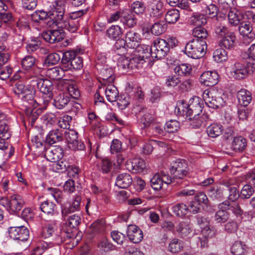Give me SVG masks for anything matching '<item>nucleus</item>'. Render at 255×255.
Segmentation results:
<instances>
[{
  "label": "nucleus",
  "instance_id": "obj_32",
  "mask_svg": "<svg viewBox=\"0 0 255 255\" xmlns=\"http://www.w3.org/2000/svg\"><path fill=\"white\" fill-rule=\"evenodd\" d=\"M247 140L242 136L234 137L231 144V148L235 152L243 151L247 147Z\"/></svg>",
  "mask_w": 255,
  "mask_h": 255
},
{
  "label": "nucleus",
  "instance_id": "obj_54",
  "mask_svg": "<svg viewBox=\"0 0 255 255\" xmlns=\"http://www.w3.org/2000/svg\"><path fill=\"white\" fill-rule=\"evenodd\" d=\"M133 53L140 56H144V59H146L150 56L151 47L146 45H137Z\"/></svg>",
  "mask_w": 255,
  "mask_h": 255
},
{
  "label": "nucleus",
  "instance_id": "obj_39",
  "mask_svg": "<svg viewBox=\"0 0 255 255\" xmlns=\"http://www.w3.org/2000/svg\"><path fill=\"white\" fill-rule=\"evenodd\" d=\"M176 228L179 235L182 238L187 236L191 232V226L188 222H180Z\"/></svg>",
  "mask_w": 255,
  "mask_h": 255
},
{
  "label": "nucleus",
  "instance_id": "obj_34",
  "mask_svg": "<svg viewBox=\"0 0 255 255\" xmlns=\"http://www.w3.org/2000/svg\"><path fill=\"white\" fill-rule=\"evenodd\" d=\"M105 93L107 100L110 102H115L119 98V91L112 84H109L106 87Z\"/></svg>",
  "mask_w": 255,
  "mask_h": 255
},
{
  "label": "nucleus",
  "instance_id": "obj_51",
  "mask_svg": "<svg viewBox=\"0 0 255 255\" xmlns=\"http://www.w3.org/2000/svg\"><path fill=\"white\" fill-rule=\"evenodd\" d=\"M114 45V49L116 53L118 55H124L127 53V48L126 47V40L124 39L119 38Z\"/></svg>",
  "mask_w": 255,
  "mask_h": 255
},
{
  "label": "nucleus",
  "instance_id": "obj_10",
  "mask_svg": "<svg viewBox=\"0 0 255 255\" xmlns=\"http://www.w3.org/2000/svg\"><path fill=\"white\" fill-rule=\"evenodd\" d=\"M67 2V0H55L52 3L51 7L53 10L51 13V18L53 23L60 20L66 16L64 13Z\"/></svg>",
  "mask_w": 255,
  "mask_h": 255
},
{
  "label": "nucleus",
  "instance_id": "obj_36",
  "mask_svg": "<svg viewBox=\"0 0 255 255\" xmlns=\"http://www.w3.org/2000/svg\"><path fill=\"white\" fill-rule=\"evenodd\" d=\"M228 17L230 24L233 26H237L242 20L243 15L240 11L233 9L229 12Z\"/></svg>",
  "mask_w": 255,
  "mask_h": 255
},
{
  "label": "nucleus",
  "instance_id": "obj_64",
  "mask_svg": "<svg viewBox=\"0 0 255 255\" xmlns=\"http://www.w3.org/2000/svg\"><path fill=\"white\" fill-rule=\"evenodd\" d=\"M12 20V14L7 10H4L0 12V20L2 22L3 28H4L7 25L9 24Z\"/></svg>",
  "mask_w": 255,
  "mask_h": 255
},
{
  "label": "nucleus",
  "instance_id": "obj_11",
  "mask_svg": "<svg viewBox=\"0 0 255 255\" xmlns=\"http://www.w3.org/2000/svg\"><path fill=\"white\" fill-rule=\"evenodd\" d=\"M148 6L150 18L157 19L163 16L164 8L163 3L160 0H149Z\"/></svg>",
  "mask_w": 255,
  "mask_h": 255
},
{
  "label": "nucleus",
  "instance_id": "obj_27",
  "mask_svg": "<svg viewBox=\"0 0 255 255\" xmlns=\"http://www.w3.org/2000/svg\"><path fill=\"white\" fill-rule=\"evenodd\" d=\"M237 98L239 104L243 106H248L252 101V94L247 89H242L237 93Z\"/></svg>",
  "mask_w": 255,
  "mask_h": 255
},
{
  "label": "nucleus",
  "instance_id": "obj_16",
  "mask_svg": "<svg viewBox=\"0 0 255 255\" xmlns=\"http://www.w3.org/2000/svg\"><path fill=\"white\" fill-rule=\"evenodd\" d=\"M64 155L63 149L60 146H52L47 148L45 156L49 161L56 162L61 159Z\"/></svg>",
  "mask_w": 255,
  "mask_h": 255
},
{
  "label": "nucleus",
  "instance_id": "obj_49",
  "mask_svg": "<svg viewBox=\"0 0 255 255\" xmlns=\"http://www.w3.org/2000/svg\"><path fill=\"white\" fill-rule=\"evenodd\" d=\"M172 209L174 213L179 217H185L189 212V208L183 203H178Z\"/></svg>",
  "mask_w": 255,
  "mask_h": 255
},
{
  "label": "nucleus",
  "instance_id": "obj_28",
  "mask_svg": "<svg viewBox=\"0 0 255 255\" xmlns=\"http://www.w3.org/2000/svg\"><path fill=\"white\" fill-rule=\"evenodd\" d=\"M132 182V178L128 173L119 174L116 180V185L120 188H127Z\"/></svg>",
  "mask_w": 255,
  "mask_h": 255
},
{
  "label": "nucleus",
  "instance_id": "obj_1",
  "mask_svg": "<svg viewBox=\"0 0 255 255\" xmlns=\"http://www.w3.org/2000/svg\"><path fill=\"white\" fill-rule=\"evenodd\" d=\"M170 172L173 176V181L180 185L183 184L187 186L185 177L189 174V167L187 161L184 159H178L173 161L170 165Z\"/></svg>",
  "mask_w": 255,
  "mask_h": 255
},
{
  "label": "nucleus",
  "instance_id": "obj_55",
  "mask_svg": "<svg viewBox=\"0 0 255 255\" xmlns=\"http://www.w3.org/2000/svg\"><path fill=\"white\" fill-rule=\"evenodd\" d=\"M192 34L196 39L205 40L208 38L209 34L206 29L202 26L195 27L192 32Z\"/></svg>",
  "mask_w": 255,
  "mask_h": 255
},
{
  "label": "nucleus",
  "instance_id": "obj_26",
  "mask_svg": "<svg viewBox=\"0 0 255 255\" xmlns=\"http://www.w3.org/2000/svg\"><path fill=\"white\" fill-rule=\"evenodd\" d=\"M5 119V115L0 114V138L3 139H9L11 135V131Z\"/></svg>",
  "mask_w": 255,
  "mask_h": 255
},
{
  "label": "nucleus",
  "instance_id": "obj_2",
  "mask_svg": "<svg viewBox=\"0 0 255 255\" xmlns=\"http://www.w3.org/2000/svg\"><path fill=\"white\" fill-rule=\"evenodd\" d=\"M203 108V100L197 96L190 99L187 106L183 104L179 105L178 110L183 116L186 117L201 115Z\"/></svg>",
  "mask_w": 255,
  "mask_h": 255
},
{
  "label": "nucleus",
  "instance_id": "obj_8",
  "mask_svg": "<svg viewBox=\"0 0 255 255\" xmlns=\"http://www.w3.org/2000/svg\"><path fill=\"white\" fill-rule=\"evenodd\" d=\"M8 235L9 237L13 240L19 242H25L29 238V233L26 227L21 226L9 228Z\"/></svg>",
  "mask_w": 255,
  "mask_h": 255
},
{
  "label": "nucleus",
  "instance_id": "obj_35",
  "mask_svg": "<svg viewBox=\"0 0 255 255\" xmlns=\"http://www.w3.org/2000/svg\"><path fill=\"white\" fill-rule=\"evenodd\" d=\"M238 25V30L240 34L244 36H248L249 34L251 38H254L255 35L252 33L253 28L250 22L241 21Z\"/></svg>",
  "mask_w": 255,
  "mask_h": 255
},
{
  "label": "nucleus",
  "instance_id": "obj_58",
  "mask_svg": "<svg viewBox=\"0 0 255 255\" xmlns=\"http://www.w3.org/2000/svg\"><path fill=\"white\" fill-rule=\"evenodd\" d=\"M103 80L109 83H112L114 79V72L112 68L104 67L101 70Z\"/></svg>",
  "mask_w": 255,
  "mask_h": 255
},
{
  "label": "nucleus",
  "instance_id": "obj_43",
  "mask_svg": "<svg viewBox=\"0 0 255 255\" xmlns=\"http://www.w3.org/2000/svg\"><path fill=\"white\" fill-rule=\"evenodd\" d=\"M247 247L240 241L235 242L232 245L231 250L233 255H245Z\"/></svg>",
  "mask_w": 255,
  "mask_h": 255
},
{
  "label": "nucleus",
  "instance_id": "obj_47",
  "mask_svg": "<svg viewBox=\"0 0 255 255\" xmlns=\"http://www.w3.org/2000/svg\"><path fill=\"white\" fill-rule=\"evenodd\" d=\"M123 32L118 25H112L107 30V34L112 39L116 40L121 38Z\"/></svg>",
  "mask_w": 255,
  "mask_h": 255
},
{
  "label": "nucleus",
  "instance_id": "obj_25",
  "mask_svg": "<svg viewBox=\"0 0 255 255\" xmlns=\"http://www.w3.org/2000/svg\"><path fill=\"white\" fill-rule=\"evenodd\" d=\"M32 18L34 21L48 26H51L50 20L52 19L51 14L49 15L48 13L43 10L35 11L32 15Z\"/></svg>",
  "mask_w": 255,
  "mask_h": 255
},
{
  "label": "nucleus",
  "instance_id": "obj_63",
  "mask_svg": "<svg viewBox=\"0 0 255 255\" xmlns=\"http://www.w3.org/2000/svg\"><path fill=\"white\" fill-rule=\"evenodd\" d=\"M207 19L203 14L196 13L193 14L191 17V22L196 26H201L207 23Z\"/></svg>",
  "mask_w": 255,
  "mask_h": 255
},
{
  "label": "nucleus",
  "instance_id": "obj_9",
  "mask_svg": "<svg viewBox=\"0 0 255 255\" xmlns=\"http://www.w3.org/2000/svg\"><path fill=\"white\" fill-rule=\"evenodd\" d=\"M214 93L208 90L204 91L203 99L209 108L216 109L221 108L225 103L223 99L219 96L214 95Z\"/></svg>",
  "mask_w": 255,
  "mask_h": 255
},
{
  "label": "nucleus",
  "instance_id": "obj_21",
  "mask_svg": "<svg viewBox=\"0 0 255 255\" xmlns=\"http://www.w3.org/2000/svg\"><path fill=\"white\" fill-rule=\"evenodd\" d=\"M223 19L221 17H216L213 19V24L214 32L216 35L220 39L225 36L231 31L222 23Z\"/></svg>",
  "mask_w": 255,
  "mask_h": 255
},
{
  "label": "nucleus",
  "instance_id": "obj_48",
  "mask_svg": "<svg viewBox=\"0 0 255 255\" xmlns=\"http://www.w3.org/2000/svg\"><path fill=\"white\" fill-rule=\"evenodd\" d=\"M125 40L128 43H133L134 45L136 43L140 42L141 38L140 34L134 30H130L128 31L125 36Z\"/></svg>",
  "mask_w": 255,
  "mask_h": 255
},
{
  "label": "nucleus",
  "instance_id": "obj_5",
  "mask_svg": "<svg viewBox=\"0 0 255 255\" xmlns=\"http://www.w3.org/2000/svg\"><path fill=\"white\" fill-rule=\"evenodd\" d=\"M120 18L121 22L126 28L133 27L136 25L137 19L135 16L131 12H123L117 11L112 14L108 19V22L112 23L117 21Z\"/></svg>",
  "mask_w": 255,
  "mask_h": 255
},
{
  "label": "nucleus",
  "instance_id": "obj_14",
  "mask_svg": "<svg viewBox=\"0 0 255 255\" xmlns=\"http://www.w3.org/2000/svg\"><path fill=\"white\" fill-rule=\"evenodd\" d=\"M218 79L219 75L216 71H207L201 75L199 81L202 85L212 87L217 84Z\"/></svg>",
  "mask_w": 255,
  "mask_h": 255
},
{
  "label": "nucleus",
  "instance_id": "obj_42",
  "mask_svg": "<svg viewBox=\"0 0 255 255\" xmlns=\"http://www.w3.org/2000/svg\"><path fill=\"white\" fill-rule=\"evenodd\" d=\"M174 71L178 76H186L190 74L192 67L189 64L182 63L176 66L174 68Z\"/></svg>",
  "mask_w": 255,
  "mask_h": 255
},
{
  "label": "nucleus",
  "instance_id": "obj_52",
  "mask_svg": "<svg viewBox=\"0 0 255 255\" xmlns=\"http://www.w3.org/2000/svg\"><path fill=\"white\" fill-rule=\"evenodd\" d=\"M97 166L99 171L103 173H107L112 169L113 163L109 159L104 158L98 162Z\"/></svg>",
  "mask_w": 255,
  "mask_h": 255
},
{
  "label": "nucleus",
  "instance_id": "obj_30",
  "mask_svg": "<svg viewBox=\"0 0 255 255\" xmlns=\"http://www.w3.org/2000/svg\"><path fill=\"white\" fill-rule=\"evenodd\" d=\"M206 192L209 198L213 200H220L223 197V189L217 185L209 186Z\"/></svg>",
  "mask_w": 255,
  "mask_h": 255
},
{
  "label": "nucleus",
  "instance_id": "obj_22",
  "mask_svg": "<svg viewBox=\"0 0 255 255\" xmlns=\"http://www.w3.org/2000/svg\"><path fill=\"white\" fill-rule=\"evenodd\" d=\"M81 197L79 195L75 196L72 205H65L62 207L63 216H66L69 214L80 210Z\"/></svg>",
  "mask_w": 255,
  "mask_h": 255
},
{
  "label": "nucleus",
  "instance_id": "obj_60",
  "mask_svg": "<svg viewBox=\"0 0 255 255\" xmlns=\"http://www.w3.org/2000/svg\"><path fill=\"white\" fill-rule=\"evenodd\" d=\"M130 8L133 12L139 15L145 12L146 6L143 2L136 0L131 3Z\"/></svg>",
  "mask_w": 255,
  "mask_h": 255
},
{
  "label": "nucleus",
  "instance_id": "obj_3",
  "mask_svg": "<svg viewBox=\"0 0 255 255\" xmlns=\"http://www.w3.org/2000/svg\"><path fill=\"white\" fill-rule=\"evenodd\" d=\"M207 47L206 41L195 39L186 44L185 51L189 57L193 59H199L203 56Z\"/></svg>",
  "mask_w": 255,
  "mask_h": 255
},
{
  "label": "nucleus",
  "instance_id": "obj_57",
  "mask_svg": "<svg viewBox=\"0 0 255 255\" xmlns=\"http://www.w3.org/2000/svg\"><path fill=\"white\" fill-rule=\"evenodd\" d=\"M183 242L177 239H173L169 244V250L172 253H176L181 251L183 248Z\"/></svg>",
  "mask_w": 255,
  "mask_h": 255
},
{
  "label": "nucleus",
  "instance_id": "obj_31",
  "mask_svg": "<svg viewBox=\"0 0 255 255\" xmlns=\"http://www.w3.org/2000/svg\"><path fill=\"white\" fill-rule=\"evenodd\" d=\"M65 71L62 63L61 67L56 66L48 69L46 71V75L50 79L53 80H59L62 79L64 76Z\"/></svg>",
  "mask_w": 255,
  "mask_h": 255
},
{
  "label": "nucleus",
  "instance_id": "obj_24",
  "mask_svg": "<svg viewBox=\"0 0 255 255\" xmlns=\"http://www.w3.org/2000/svg\"><path fill=\"white\" fill-rule=\"evenodd\" d=\"M71 102V98L66 93H60L54 99L53 105L57 109L62 110L67 107Z\"/></svg>",
  "mask_w": 255,
  "mask_h": 255
},
{
  "label": "nucleus",
  "instance_id": "obj_38",
  "mask_svg": "<svg viewBox=\"0 0 255 255\" xmlns=\"http://www.w3.org/2000/svg\"><path fill=\"white\" fill-rule=\"evenodd\" d=\"M223 131V128L221 125L213 124L210 125L207 128L206 132L209 136L215 138L221 135Z\"/></svg>",
  "mask_w": 255,
  "mask_h": 255
},
{
  "label": "nucleus",
  "instance_id": "obj_62",
  "mask_svg": "<svg viewBox=\"0 0 255 255\" xmlns=\"http://www.w3.org/2000/svg\"><path fill=\"white\" fill-rule=\"evenodd\" d=\"M11 185V180L7 177L3 178L0 182V186L2 188L3 193L5 195H9L11 194V192L13 191V190L10 187Z\"/></svg>",
  "mask_w": 255,
  "mask_h": 255
},
{
  "label": "nucleus",
  "instance_id": "obj_7",
  "mask_svg": "<svg viewBox=\"0 0 255 255\" xmlns=\"http://www.w3.org/2000/svg\"><path fill=\"white\" fill-rule=\"evenodd\" d=\"M169 49L165 39L157 38L151 47L150 56L157 59H161L169 53Z\"/></svg>",
  "mask_w": 255,
  "mask_h": 255
},
{
  "label": "nucleus",
  "instance_id": "obj_53",
  "mask_svg": "<svg viewBox=\"0 0 255 255\" xmlns=\"http://www.w3.org/2000/svg\"><path fill=\"white\" fill-rule=\"evenodd\" d=\"M41 120L43 124L49 128L55 125L57 121L56 116L51 113H47L43 115L41 117Z\"/></svg>",
  "mask_w": 255,
  "mask_h": 255
},
{
  "label": "nucleus",
  "instance_id": "obj_59",
  "mask_svg": "<svg viewBox=\"0 0 255 255\" xmlns=\"http://www.w3.org/2000/svg\"><path fill=\"white\" fill-rule=\"evenodd\" d=\"M98 247L105 252H109L115 249L116 246L106 238H103L99 243Z\"/></svg>",
  "mask_w": 255,
  "mask_h": 255
},
{
  "label": "nucleus",
  "instance_id": "obj_6",
  "mask_svg": "<svg viewBox=\"0 0 255 255\" xmlns=\"http://www.w3.org/2000/svg\"><path fill=\"white\" fill-rule=\"evenodd\" d=\"M255 70L254 64L236 62L232 67L231 74L235 79L240 80L245 78L248 74H252Z\"/></svg>",
  "mask_w": 255,
  "mask_h": 255
},
{
  "label": "nucleus",
  "instance_id": "obj_20",
  "mask_svg": "<svg viewBox=\"0 0 255 255\" xmlns=\"http://www.w3.org/2000/svg\"><path fill=\"white\" fill-rule=\"evenodd\" d=\"M236 43V36L234 32L231 31L219 40L218 44L220 47L230 50L235 47Z\"/></svg>",
  "mask_w": 255,
  "mask_h": 255
},
{
  "label": "nucleus",
  "instance_id": "obj_61",
  "mask_svg": "<svg viewBox=\"0 0 255 255\" xmlns=\"http://www.w3.org/2000/svg\"><path fill=\"white\" fill-rule=\"evenodd\" d=\"M150 185L154 190H159L161 189L163 185L161 181V175L157 173L153 175L150 179Z\"/></svg>",
  "mask_w": 255,
  "mask_h": 255
},
{
  "label": "nucleus",
  "instance_id": "obj_46",
  "mask_svg": "<svg viewBox=\"0 0 255 255\" xmlns=\"http://www.w3.org/2000/svg\"><path fill=\"white\" fill-rule=\"evenodd\" d=\"M166 30V25L164 21H159L155 22L151 27L150 31L155 35H159Z\"/></svg>",
  "mask_w": 255,
  "mask_h": 255
},
{
  "label": "nucleus",
  "instance_id": "obj_12",
  "mask_svg": "<svg viewBox=\"0 0 255 255\" xmlns=\"http://www.w3.org/2000/svg\"><path fill=\"white\" fill-rule=\"evenodd\" d=\"M54 23L58 28H61L62 30L65 29L71 33L76 32L79 26L78 19L69 18L67 16L61 18L60 20H57Z\"/></svg>",
  "mask_w": 255,
  "mask_h": 255
},
{
  "label": "nucleus",
  "instance_id": "obj_18",
  "mask_svg": "<svg viewBox=\"0 0 255 255\" xmlns=\"http://www.w3.org/2000/svg\"><path fill=\"white\" fill-rule=\"evenodd\" d=\"M127 236L129 240L133 243L137 244L143 239V235L141 230L135 225L128 226Z\"/></svg>",
  "mask_w": 255,
  "mask_h": 255
},
{
  "label": "nucleus",
  "instance_id": "obj_19",
  "mask_svg": "<svg viewBox=\"0 0 255 255\" xmlns=\"http://www.w3.org/2000/svg\"><path fill=\"white\" fill-rule=\"evenodd\" d=\"M126 165L129 170H131L134 173L142 172L146 167L144 160L139 158L128 160Z\"/></svg>",
  "mask_w": 255,
  "mask_h": 255
},
{
  "label": "nucleus",
  "instance_id": "obj_4",
  "mask_svg": "<svg viewBox=\"0 0 255 255\" xmlns=\"http://www.w3.org/2000/svg\"><path fill=\"white\" fill-rule=\"evenodd\" d=\"M61 63L66 71L80 70L83 66V58L74 51H67L63 54Z\"/></svg>",
  "mask_w": 255,
  "mask_h": 255
},
{
  "label": "nucleus",
  "instance_id": "obj_44",
  "mask_svg": "<svg viewBox=\"0 0 255 255\" xmlns=\"http://www.w3.org/2000/svg\"><path fill=\"white\" fill-rule=\"evenodd\" d=\"M180 17L179 11L176 9L169 10L165 15V20L169 24L176 23Z\"/></svg>",
  "mask_w": 255,
  "mask_h": 255
},
{
  "label": "nucleus",
  "instance_id": "obj_37",
  "mask_svg": "<svg viewBox=\"0 0 255 255\" xmlns=\"http://www.w3.org/2000/svg\"><path fill=\"white\" fill-rule=\"evenodd\" d=\"M129 59L130 60V70L139 69L142 67L145 62L144 56H140L139 54L137 55L134 53L131 55V57H129Z\"/></svg>",
  "mask_w": 255,
  "mask_h": 255
},
{
  "label": "nucleus",
  "instance_id": "obj_41",
  "mask_svg": "<svg viewBox=\"0 0 255 255\" xmlns=\"http://www.w3.org/2000/svg\"><path fill=\"white\" fill-rule=\"evenodd\" d=\"M63 216L66 221L65 225L71 229H76L81 222V218L77 214H73L69 216Z\"/></svg>",
  "mask_w": 255,
  "mask_h": 255
},
{
  "label": "nucleus",
  "instance_id": "obj_40",
  "mask_svg": "<svg viewBox=\"0 0 255 255\" xmlns=\"http://www.w3.org/2000/svg\"><path fill=\"white\" fill-rule=\"evenodd\" d=\"M193 116V117H191V116L188 117V120L191 121L190 125L195 128L201 127L207 119V116L204 114Z\"/></svg>",
  "mask_w": 255,
  "mask_h": 255
},
{
  "label": "nucleus",
  "instance_id": "obj_13",
  "mask_svg": "<svg viewBox=\"0 0 255 255\" xmlns=\"http://www.w3.org/2000/svg\"><path fill=\"white\" fill-rule=\"evenodd\" d=\"M42 36L46 41L50 43H54L62 40L65 37V33L61 28L50 29L43 31Z\"/></svg>",
  "mask_w": 255,
  "mask_h": 255
},
{
  "label": "nucleus",
  "instance_id": "obj_23",
  "mask_svg": "<svg viewBox=\"0 0 255 255\" xmlns=\"http://www.w3.org/2000/svg\"><path fill=\"white\" fill-rule=\"evenodd\" d=\"M24 204V201L20 195H12L10 198L9 212L12 214L18 212L21 209Z\"/></svg>",
  "mask_w": 255,
  "mask_h": 255
},
{
  "label": "nucleus",
  "instance_id": "obj_29",
  "mask_svg": "<svg viewBox=\"0 0 255 255\" xmlns=\"http://www.w3.org/2000/svg\"><path fill=\"white\" fill-rule=\"evenodd\" d=\"M62 130L59 129H53L49 131L47 134L45 141L48 144L51 145L63 140Z\"/></svg>",
  "mask_w": 255,
  "mask_h": 255
},
{
  "label": "nucleus",
  "instance_id": "obj_17",
  "mask_svg": "<svg viewBox=\"0 0 255 255\" xmlns=\"http://www.w3.org/2000/svg\"><path fill=\"white\" fill-rule=\"evenodd\" d=\"M36 86L43 95H53V84L47 78H39L36 80Z\"/></svg>",
  "mask_w": 255,
  "mask_h": 255
},
{
  "label": "nucleus",
  "instance_id": "obj_45",
  "mask_svg": "<svg viewBox=\"0 0 255 255\" xmlns=\"http://www.w3.org/2000/svg\"><path fill=\"white\" fill-rule=\"evenodd\" d=\"M90 228L91 234L102 235L105 231V225L103 221L97 220L91 225Z\"/></svg>",
  "mask_w": 255,
  "mask_h": 255
},
{
  "label": "nucleus",
  "instance_id": "obj_56",
  "mask_svg": "<svg viewBox=\"0 0 255 255\" xmlns=\"http://www.w3.org/2000/svg\"><path fill=\"white\" fill-rule=\"evenodd\" d=\"M213 58L218 63L226 61L228 59L227 52L223 48H218L213 52Z\"/></svg>",
  "mask_w": 255,
  "mask_h": 255
},
{
  "label": "nucleus",
  "instance_id": "obj_50",
  "mask_svg": "<svg viewBox=\"0 0 255 255\" xmlns=\"http://www.w3.org/2000/svg\"><path fill=\"white\" fill-rule=\"evenodd\" d=\"M118 59L117 65L120 70L127 71L130 69V60L129 57H126L124 55H119Z\"/></svg>",
  "mask_w": 255,
  "mask_h": 255
},
{
  "label": "nucleus",
  "instance_id": "obj_33",
  "mask_svg": "<svg viewBox=\"0 0 255 255\" xmlns=\"http://www.w3.org/2000/svg\"><path fill=\"white\" fill-rule=\"evenodd\" d=\"M41 210L48 216H55L58 214L56 205L53 202L46 200L43 202L40 206Z\"/></svg>",
  "mask_w": 255,
  "mask_h": 255
},
{
  "label": "nucleus",
  "instance_id": "obj_15",
  "mask_svg": "<svg viewBox=\"0 0 255 255\" xmlns=\"http://www.w3.org/2000/svg\"><path fill=\"white\" fill-rule=\"evenodd\" d=\"M219 210L216 213L215 220L219 223H225L228 221L230 217V213L227 212L230 208L229 201H225L218 205Z\"/></svg>",
  "mask_w": 255,
  "mask_h": 255
}]
</instances>
